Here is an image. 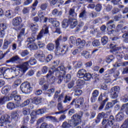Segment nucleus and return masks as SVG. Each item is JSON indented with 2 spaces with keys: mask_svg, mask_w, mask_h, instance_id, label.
I'll return each instance as SVG.
<instances>
[{
  "mask_svg": "<svg viewBox=\"0 0 128 128\" xmlns=\"http://www.w3.org/2000/svg\"><path fill=\"white\" fill-rule=\"evenodd\" d=\"M106 26L107 28V32H112L114 30L112 28H116V24H114V20H110L106 24Z\"/></svg>",
  "mask_w": 128,
  "mask_h": 128,
  "instance_id": "obj_14",
  "label": "nucleus"
},
{
  "mask_svg": "<svg viewBox=\"0 0 128 128\" xmlns=\"http://www.w3.org/2000/svg\"><path fill=\"white\" fill-rule=\"evenodd\" d=\"M124 118V112H119L116 115V120L117 122H122Z\"/></svg>",
  "mask_w": 128,
  "mask_h": 128,
  "instance_id": "obj_32",
  "label": "nucleus"
},
{
  "mask_svg": "<svg viewBox=\"0 0 128 128\" xmlns=\"http://www.w3.org/2000/svg\"><path fill=\"white\" fill-rule=\"evenodd\" d=\"M31 116V119L30 120V124H32L36 118V116H38V111L32 110L30 114Z\"/></svg>",
  "mask_w": 128,
  "mask_h": 128,
  "instance_id": "obj_23",
  "label": "nucleus"
},
{
  "mask_svg": "<svg viewBox=\"0 0 128 128\" xmlns=\"http://www.w3.org/2000/svg\"><path fill=\"white\" fill-rule=\"evenodd\" d=\"M100 92L98 90H94L92 93V96L90 98L91 102H96V98L98 96Z\"/></svg>",
  "mask_w": 128,
  "mask_h": 128,
  "instance_id": "obj_25",
  "label": "nucleus"
},
{
  "mask_svg": "<svg viewBox=\"0 0 128 128\" xmlns=\"http://www.w3.org/2000/svg\"><path fill=\"white\" fill-rule=\"evenodd\" d=\"M116 44L112 43L109 45V48H110V52H122V46L117 47Z\"/></svg>",
  "mask_w": 128,
  "mask_h": 128,
  "instance_id": "obj_13",
  "label": "nucleus"
},
{
  "mask_svg": "<svg viewBox=\"0 0 128 128\" xmlns=\"http://www.w3.org/2000/svg\"><path fill=\"white\" fill-rule=\"evenodd\" d=\"M86 73V70L84 69H81L78 70V71L77 72V76L79 78H83L84 76V75Z\"/></svg>",
  "mask_w": 128,
  "mask_h": 128,
  "instance_id": "obj_28",
  "label": "nucleus"
},
{
  "mask_svg": "<svg viewBox=\"0 0 128 128\" xmlns=\"http://www.w3.org/2000/svg\"><path fill=\"white\" fill-rule=\"evenodd\" d=\"M9 118L10 116H8V115L2 116L0 118V124H4V122H8Z\"/></svg>",
  "mask_w": 128,
  "mask_h": 128,
  "instance_id": "obj_34",
  "label": "nucleus"
},
{
  "mask_svg": "<svg viewBox=\"0 0 128 128\" xmlns=\"http://www.w3.org/2000/svg\"><path fill=\"white\" fill-rule=\"evenodd\" d=\"M22 17L20 16L16 17L13 19L12 24L14 26H18L20 25V24H22Z\"/></svg>",
  "mask_w": 128,
  "mask_h": 128,
  "instance_id": "obj_18",
  "label": "nucleus"
},
{
  "mask_svg": "<svg viewBox=\"0 0 128 128\" xmlns=\"http://www.w3.org/2000/svg\"><path fill=\"white\" fill-rule=\"evenodd\" d=\"M70 26V22L69 20H68V19H64L63 20L62 22V26L64 28H68Z\"/></svg>",
  "mask_w": 128,
  "mask_h": 128,
  "instance_id": "obj_41",
  "label": "nucleus"
},
{
  "mask_svg": "<svg viewBox=\"0 0 128 128\" xmlns=\"http://www.w3.org/2000/svg\"><path fill=\"white\" fill-rule=\"evenodd\" d=\"M69 24L70 28H74L78 26V20L76 18H70L69 19Z\"/></svg>",
  "mask_w": 128,
  "mask_h": 128,
  "instance_id": "obj_20",
  "label": "nucleus"
},
{
  "mask_svg": "<svg viewBox=\"0 0 128 128\" xmlns=\"http://www.w3.org/2000/svg\"><path fill=\"white\" fill-rule=\"evenodd\" d=\"M22 84V79L18 78L15 80L14 82V83L13 84V86H14V88H18L20 84Z\"/></svg>",
  "mask_w": 128,
  "mask_h": 128,
  "instance_id": "obj_48",
  "label": "nucleus"
},
{
  "mask_svg": "<svg viewBox=\"0 0 128 128\" xmlns=\"http://www.w3.org/2000/svg\"><path fill=\"white\" fill-rule=\"evenodd\" d=\"M69 42L72 44H74L76 43V37L71 36L69 38Z\"/></svg>",
  "mask_w": 128,
  "mask_h": 128,
  "instance_id": "obj_62",
  "label": "nucleus"
},
{
  "mask_svg": "<svg viewBox=\"0 0 128 128\" xmlns=\"http://www.w3.org/2000/svg\"><path fill=\"white\" fill-rule=\"evenodd\" d=\"M30 100H26V101H24V102H22V104L20 103V106H22V108H24V106H28L30 104Z\"/></svg>",
  "mask_w": 128,
  "mask_h": 128,
  "instance_id": "obj_56",
  "label": "nucleus"
},
{
  "mask_svg": "<svg viewBox=\"0 0 128 128\" xmlns=\"http://www.w3.org/2000/svg\"><path fill=\"white\" fill-rule=\"evenodd\" d=\"M72 100V96L66 95L64 97V99L63 101V102H64V104H66L68 102H70Z\"/></svg>",
  "mask_w": 128,
  "mask_h": 128,
  "instance_id": "obj_52",
  "label": "nucleus"
},
{
  "mask_svg": "<svg viewBox=\"0 0 128 128\" xmlns=\"http://www.w3.org/2000/svg\"><path fill=\"white\" fill-rule=\"evenodd\" d=\"M62 128H76V126H74V124H72V122L70 120V123L68 122H64L62 126Z\"/></svg>",
  "mask_w": 128,
  "mask_h": 128,
  "instance_id": "obj_29",
  "label": "nucleus"
},
{
  "mask_svg": "<svg viewBox=\"0 0 128 128\" xmlns=\"http://www.w3.org/2000/svg\"><path fill=\"white\" fill-rule=\"evenodd\" d=\"M120 128H128V118L126 119L121 125Z\"/></svg>",
  "mask_w": 128,
  "mask_h": 128,
  "instance_id": "obj_61",
  "label": "nucleus"
},
{
  "mask_svg": "<svg viewBox=\"0 0 128 128\" xmlns=\"http://www.w3.org/2000/svg\"><path fill=\"white\" fill-rule=\"evenodd\" d=\"M77 86H79V88H80L81 86H84L86 84V82L82 80L78 79L76 82Z\"/></svg>",
  "mask_w": 128,
  "mask_h": 128,
  "instance_id": "obj_42",
  "label": "nucleus"
},
{
  "mask_svg": "<svg viewBox=\"0 0 128 128\" xmlns=\"http://www.w3.org/2000/svg\"><path fill=\"white\" fill-rule=\"evenodd\" d=\"M32 102L34 104H40L42 102V98L39 96L34 97L32 99Z\"/></svg>",
  "mask_w": 128,
  "mask_h": 128,
  "instance_id": "obj_33",
  "label": "nucleus"
},
{
  "mask_svg": "<svg viewBox=\"0 0 128 128\" xmlns=\"http://www.w3.org/2000/svg\"><path fill=\"white\" fill-rule=\"evenodd\" d=\"M46 110H48V108L46 106L42 108L38 109L37 110L38 114H46Z\"/></svg>",
  "mask_w": 128,
  "mask_h": 128,
  "instance_id": "obj_39",
  "label": "nucleus"
},
{
  "mask_svg": "<svg viewBox=\"0 0 128 128\" xmlns=\"http://www.w3.org/2000/svg\"><path fill=\"white\" fill-rule=\"evenodd\" d=\"M120 90V86H114L112 87L110 90V98L114 100L118 98Z\"/></svg>",
  "mask_w": 128,
  "mask_h": 128,
  "instance_id": "obj_10",
  "label": "nucleus"
},
{
  "mask_svg": "<svg viewBox=\"0 0 128 128\" xmlns=\"http://www.w3.org/2000/svg\"><path fill=\"white\" fill-rule=\"evenodd\" d=\"M10 44V42L8 40H4L2 46V48L4 50H6V48H8V45Z\"/></svg>",
  "mask_w": 128,
  "mask_h": 128,
  "instance_id": "obj_59",
  "label": "nucleus"
},
{
  "mask_svg": "<svg viewBox=\"0 0 128 128\" xmlns=\"http://www.w3.org/2000/svg\"><path fill=\"white\" fill-rule=\"evenodd\" d=\"M52 14L54 16H60L62 14V12L58 11V8H54L52 10Z\"/></svg>",
  "mask_w": 128,
  "mask_h": 128,
  "instance_id": "obj_30",
  "label": "nucleus"
},
{
  "mask_svg": "<svg viewBox=\"0 0 128 128\" xmlns=\"http://www.w3.org/2000/svg\"><path fill=\"white\" fill-rule=\"evenodd\" d=\"M10 116L12 120L18 122V116H20V115L18 114V111H13L11 113Z\"/></svg>",
  "mask_w": 128,
  "mask_h": 128,
  "instance_id": "obj_24",
  "label": "nucleus"
},
{
  "mask_svg": "<svg viewBox=\"0 0 128 128\" xmlns=\"http://www.w3.org/2000/svg\"><path fill=\"white\" fill-rule=\"evenodd\" d=\"M34 56L35 58L39 60V62H44V58H46V55L44 54L43 50H38L34 54Z\"/></svg>",
  "mask_w": 128,
  "mask_h": 128,
  "instance_id": "obj_11",
  "label": "nucleus"
},
{
  "mask_svg": "<svg viewBox=\"0 0 128 128\" xmlns=\"http://www.w3.org/2000/svg\"><path fill=\"white\" fill-rule=\"evenodd\" d=\"M19 60H20V58L18 56H16L11 58L8 60H7L6 61V62L7 64H10V62H12V64H16V62H18Z\"/></svg>",
  "mask_w": 128,
  "mask_h": 128,
  "instance_id": "obj_22",
  "label": "nucleus"
},
{
  "mask_svg": "<svg viewBox=\"0 0 128 128\" xmlns=\"http://www.w3.org/2000/svg\"><path fill=\"white\" fill-rule=\"evenodd\" d=\"M68 40V37L64 36L62 38V36H60L56 40L55 42L56 44V50L55 52L58 54L64 56L66 54L67 52H68V45L65 46H60V42H64Z\"/></svg>",
  "mask_w": 128,
  "mask_h": 128,
  "instance_id": "obj_2",
  "label": "nucleus"
},
{
  "mask_svg": "<svg viewBox=\"0 0 128 128\" xmlns=\"http://www.w3.org/2000/svg\"><path fill=\"white\" fill-rule=\"evenodd\" d=\"M98 118H104L102 122V126L100 128H108V126L112 128L116 122V118L114 116H110L108 118H106V114L104 112H102L98 114Z\"/></svg>",
  "mask_w": 128,
  "mask_h": 128,
  "instance_id": "obj_3",
  "label": "nucleus"
},
{
  "mask_svg": "<svg viewBox=\"0 0 128 128\" xmlns=\"http://www.w3.org/2000/svg\"><path fill=\"white\" fill-rule=\"evenodd\" d=\"M22 114L24 116H28L30 114V109L24 108L22 109Z\"/></svg>",
  "mask_w": 128,
  "mask_h": 128,
  "instance_id": "obj_46",
  "label": "nucleus"
},
{
  "mask_svg": "<svg viewBox=\"0 0 128 128\" xmlns=\"http://www.w3.org/2000/svg\"><path fill=\"white\" fill-rule=\"evenodd\" d=\"M98 102L100 104L98 108V110H103L104 108V106H106V102H108V98H106L105 100H102V94L101 93L98 98Z\"/></svg>",
  "mask_w": 128,
  "mask_h": 128,
  "instance_id": "obj_12",
  "label": "nucleus"
},
{
  "mask_svg": "<svg viewBox=\"0 0 128 128\" xmlns=\"http://www.w3.org/2000/svg\"><path fill=\"white\" fill-rule=\"evenodd\" d=\"M12 89V87L10 85H6L2 88V94H8V92H10V90Z\"/></svg>",
  "mask_w": 128,
  "mask_h": 128,
  "instance_id": "obj_26",
  "label": "nucleus"
},
{
  "mask_svg": "<svg viewBox=\"0 0 128 128\" xmlns=\"http://www.w3.org/2000/svg\"><path fill=\"white\" fill-rule=\"evenodd\" d=\"M117 102L118 100H112V102H108L105 106L104 110H108L110 108H112Z\"/></svg>",
  "mask_w": 128,
  "mask_h": 128,
  "instance_id": "obj_19",
  "label": "nucleus"
},
{
  "mask_svg": "<svg viewBox=\"0 0 128 128\" xmlns=\"http://www.w3.org/2000/svg\"><path fill=\"white\" fill-rule=\"evenodd\" d=\"M121 100L124 102H128V94H126L124 96H122L121 98Z\"/></svg>",
  "mask_w": 128,
  "mask_h": 128,
  "instance_id": "obj_64",
  "label": "nucleus"
},
{
  "mask_svg": "<svg viewBox=\"0 0 128 128\" xmlns=\"http://www.w3.org/2000/svg\"><path fill=\"white\" fill-rule=\"evenodd\" d=\"M48 6L46 3L42 4L40 6V8H41L42 10H46L48 8Z\"/></svg>",
  "mask_w": 128,
  "mask_h": 128,
  "instance_id": "obj_63",
  "label": "nucleus"
},
{
  "mask_svg": "<svg viewBox=\"0 0 128 128\" xmlns=\"http://www.w3.org/2000/svg\"><path fill=\"white\" fill-rule=\"evenodd\" d=\"M121 110H125L126 114H128V102L122 105L121 107Z\"/></svg>",
  "mask_w": 128,
  "mask_h": 128,
  "instance_id": "obj_49",
  "label": "nucleus"
},
{
  "mask_svg": "<svg viewBox=\"0 0 128 128\" xmlns=\"http://www.w3.org/2000/svg\"><path fill=\"white\" fill-rule=\"evenodd\" d=\"M63 78H64V80L65 82L68 83V82H70V78H72V76L70 74H68L66 75H66H64Z\"/></svg>",
  "mask_w": 128,
  "mask_h": 128,
  "instance_id": "obj_50",
  "label": "nucleus"
},
{
  "mask_svg": "<svg viewBox=\"0 0 128 128\" xmlns=\"http://www.w3.org/2000/svg\"><path fill=\"white\" fill-rule=\"evenodd\" d=\"M82 56H84L85 58H92V54L88 51H84L82 52Z\"/></svg>",
  "mask_w": 128,
  "mask_h": 128,
  "instance_id": "obj_47",
  "label": "nucleus"
},
{
  "mask_svg": "<svg viewBox=\"0 0 128 128\" xmlns=\"http://www.w3.org/2000/svg\"><path fill=\"white\" fill-rule=\"evenodd\" d=\"M7 108L10 110H14L16 108V104L12 102H8L7 104Z\"/></svg>",
  "mask_w": 128,
  "mask_h": 128,
  "instance_id": "obj_36",
  "label": "nucleus"
},
{
  "mask_svg": "<svg viewBox=\"0 0 128 128\" xmlns=\"http://www.w3.org/2000/svg\"><path fill=\"white\" fill-rule=\"evenodd\" d=\"M86 10H84L82 11L79 14L80 18H82V20H84V18H86Z\"/></svg>",
  "mask_w": 128,
  "mask_h": 128,
  "instance_id": "obj_45",
  "label": "nucleus"
},
{
  "mask_svg": "<svg viewBox=\"0 0 128 128\" xmlns=\"http://www.w3.org/2000/svg\"><path fill=\"white\" fill-rule=\"evenodd\" d=\"M8 28L6 24L4 23L0 24V38H4L6 34V30Z\"/></svg>",
  "mask_w": 128,
  "mask_h": 128,
  "instance_id": "obj_16",
  "label": "nucleus"
},
{
  "mask_svg": "<svg viewBox=\"0 0 128 128\" xmlns=\"http://www.w3.org/2000/svg\"><path fill=\"white\" fill-rule=\"evenodd\" d=\"M114 60V55H109L108 56L106 57V62H108V64H110V62H112Z\"/></svg>",
  "mask_w": 128,
  "mask_h": 128,
  "instance_id": "obj_43",
  "label": "nucleus"
},
{
  "mask_svg": "<svg viewBox=\"0 0 128 128\" xmlns=\"http://www.w3.org/2000/svg\"><path fill=\"white\" fill-rule=\"evenodd\" d=\"M108 42V37L104 36L101 38V44L102 46H106Z\"/></svg>",
  "mask_w": 128,
  "mask_h": 128,
  "instance_id": "obj_35",
  "label": "nucleus"
},
{
  "mask_svg": "<svg viewBox=\"0 0 128 128\" xmlns=\"http://www.w3.org/2000/svg\"><path fill=\"white\" fill-rule=\"evenodd\" d=\"M28 120H30V116H25L23 118V124L24 126H26L28 124Z\"/></svg>",
  "mask_w": 128,
  "mask_h": 128,
  "instance_id": "obj_60",
  "label": "nucleus"
},
{
  "mask_svg": "<svg viewBox=\"0 0 128 128\" xmlns=\"http://www.w3.org/2000/svg\"><path fill=\"white\" fill-rule=\"evenodd\" d=\"M52 55L50 54L48 55V56L46 57H44V62H50V60H52Z\"/></svg>",
  "mask_w": 128,
  "mask_h": 128,
  "instance_id": "obj_54",
  "label": "nucleus"
},
{
  "mask_svg": "<svg viewBox=\"0 0 128 128\" xmlns=\"http://www.w3.org/2000/svg\"><path fill=\"white\" fill-rule=\"evenodd\" d=\"M46 48L48 50H54V45L52 43H49L47 44Z\"/></svg>",
  "mask_w": 128,
  "mask_h": 128,
  "instance_id": "obj_55",
  "label": "nucleus"
},
{
  "mask_svg": "<svg viewBox=\"0 0 128 128\" xmlns=\"http://www.w3.org/2000/svg\"><path fill=\"white\" fill-rule=\"evenodd\" d=\"M44 30H41L38 34L37 36V38L36 40H42V38H44Z\"/></svg>",
  "mask_w": 128,
  "mask_h": 128,
  "instance_id": "obj_57",
  "label": "nucleus"
},
{
  "mask_svg": "<svg viewBox=\"0 0 128 128\" xmlns=\"http://www.w3.org/2000/svg\"><path fill=\"white\" fill-rule=\"evenodd\" d=\"M14 100L16 105L20 106V102H22V96L18 94V90H15L12 91L10 96H8V100Z\"/></svg>",
  "mask_w": 128,
  "mask_h": 128,
  "instance_id": "obj_6",
  "label": "nucleus"
},
{
  "mask_svg": "<svg viewBox=\"0 0 128 128\" xmlns=\"http://www.w3.org/2000/svg\"><path fill=\"white\" fill-rule=\"evenodd\" d=\"M30 28L32 32H38V27H36V24H31L30 26Z\"/></svg>",
  "mask_w": 128,
  "mask_h": 128,
  "instance_id": "obj_53",
  "label": "nucleus"
},
{
  "mask_svg": "<svg viewBox=\"0 0 128 128\" xmlns=\"http://www.w3.org/2000/svg\"><path fill=\"white\" fill-rule=\"evenodd\" d=\"M20 90L22 94H28L34 90V88L28 82H24L20 86Z\"/></svg>",
  "mask_w": 128,
  "mask_h": 128,
  "instance_id": "obj_5",
  "label": "nucleus"
},
{
  "mask_svg": "<svg viewBox=\"0 0 128 128\" xmlns=\"http://www.w3.org/2000/svg\"><path fill=\"white\" fill-rule=\"evenodd\" d=\"M30 52L26 50H20V54L22 57L26 56H28Z\"/></svg>",
  "mask_w": 128,
  "mask_h": 128,
  "instance_id": "obj_51",
  "label": "nucleus"
},
{
  "mask_svg": "<svg viewBox=\"0 0 128 128\" xmlns=\"http://www.w3.org/2000/svg\"><path fill=\"white\" fill-rule=\"evenodd\" d=\"M51 70H48V74L46 76V78L49 80L50 84H54L56 80V78L54 76V74H55L56 76L58 78V84H60L62 82L64 76H66V68L64 66H60L55 69L51 68Z\"/></svg>",
  "mask_w": 128,
  "mask_h": 128,
  "instance_id": "obj_1",
  "label": "nucleus"
},
{
  "mask_svg": "<svg viewBox=\"0 0 128 128\" xmlns=\"http://www.w3.org/2000/svg\"><path fill=\"white\" fill-rule=\"evenodd\" d=\"M84 98H76L75 108H84Z\"/></svg>",
  "mask_w": 128,
  "mask_h": 128,
  "instance_id": "obj_15",
  "label": "nucleus"
},
{
  "mask_svg": "<svg viewBox=\"0 0 128 128\" xmlns=\"http://www.w3.org/2000/svg\"><path fill=\"white\" fill-rule=\"evenodd\" d=\"M36 60L34 58L32 57L30 58L29 60L20 65L18 68H20V70H21L23 74H24L28 70V66H34V64H36Z\"/></svg>",
  "mask_w": 128,
  "mask_h": 128,
  "instance_id": "obj_4",
  "label": "nucleus"
},
{
  "mask_svg": "<svg viewBox=\"0 0 128 128\" xmlns=\"http://www.w3.org/2000/svg\"><path fill=\"white\" fill-rule=\"evenodd\" d=\"M53 118L54 117L52 116H47L46 117H44V116L42 117L37 121V124H42V122H44L46 118H50V120H52Z\"/></svg>",
  "mask_w": 128,
  "mask_h": 128,
  "instance_id": "obj_37",
  "label": "nucleus"
},
{
  "mask_svg": "<svg viewBox=\"0 0 128 128\" xmlns=\"http://www.w3.org/2000/svg\"><path fill=\"white\" fill-rule=\"evenodd\" d=\"M48 22L52 24H53L54 28L60 26V22L56 20V18H49Z\"/></svg>",
  "mask_w": 128,
  "mask_h": 128,
  "instance_id": "obj_21",
  "label": "nucleus"
},
{
  "mask_svg": "<svg viewBox=\"0 0 128 128\" xmlns=\"http://www.w3.org/2000/svg\"><path fill=\"white\" fill-rule=\"evenodd\" d=\"M16 71V67H11L10 68L1 67L0 68V76H4L5 74H8L10 72H14Z\"/></svg>",
  "mask_w": 128,
  "mask_h": 128,
  "instance_id": "obj_9",
  "label": "nucleus"
},
{
  "mask_svg": "<svg viewBox=\"0 0 128 128\" xmlns=\"http://www.w3.org/2000/svg\"><path fill=\"white\" fill-rule=\"evenodd\" d=\"M24 28H22V31H20L18 34L17 38H18V42H22L24 40Z\"/></svg>",
  "mask_w": 128,
  "mask_h": 128,
  "instance_id": "obj_31",
  "label": "nucleus"
},
{
  "mask_svg": "<svg viewBox=\"0 0 128 128\" xmlns=\"http://www.w3.org/2000/svg\"><path fill=\"white\" fill-rule=\"evenodd\" d=\"M76 44L78 46V48H80V50L84 48V46H86V40L78 38L76 40Z\"/></svg>",
  "mask_w": 128,
  "mask_h": 128,
  "instance_id": "obj_17",
  "label": "nucleus"
},
{
  "mask_svg": "<svg viewBox=\"0 0 128 128\" xmlns=\"http://www.w3.org/2000/svg\"><path fill=\"white\" fill-rule=\"evenodd\" d=\"M83 114H84L82 112L81 115H79L78 113L74 114L70 120L72 122V124H73L74 126H78L80 124V122L82 120V118Z\"/></svg>",
  "mask_w": 128,
  "mask_h": 128,
  "instance_id": "obj_8",
  "label": "nucleus"
},
{
  "mask_svg": "<svg viewBox=\"0 0 128 128\" xmlns=\"http://www.w3.org/2000/svg\"><path fill=\"white\" fill-rule=\"evenodd\" d=\"M92 45L94 47L100 46V40L96 39L93 40L92 42Z\"/></svg>",
  "mask_w": 128,
  "mask_h": 128,
  "instance_id": "obj_44",
  "label": "nucleus"
},
{
  "mask_svg": "<svg viewBox=\"0 0 128 128\" xmlns=\"http://www.w3.org/2000/svg\"><path fill=\"white\" fill-rule=\"evenodd\" d=\"M8 100V96H4L0 98V106H2L6 104V102Z\"/></svg>",
  "mask_w": 128,
  "mask_h": 128,
  "instance_id": "obj_38",
  "label": "nucleus"
},
{
  "mask_svg": "<svg viewBox=\"0 0 128 128\" xmlns=\"http://www.w3.org/2000/svg\"><path fill=\"white\" fill-rule=\"evenodd\" d=\"M98 76H99L98 74H92L90 72H86L82 78L85 82H88V80H90L91 78H92L94 82L96 84V82H100V78Z\"/></svg>",
  "mask_w": 128,
  "mask_h": 128,
  "instance_id": "obj_7",
  "label": "nucleus"
},
{
  "mask_svg": "<svg viewBox=\"0 0 128 128\" xmlns=\"http://www.w3.org/2000/svg\"><path fill=\"white\" fill-rule=\"evenodd\" d=\"M69 14L70 16H72L73 18H76L77 14L74 12V9L71 8L69 10Z\"/></svg>",
  "mask_w": 128,
  "mask_h": 128,
  "instance_id": "obj_40",
  "label": "nucleus"
},
{
  "mask_svg": "<svg viewBox=\"0 0 128 128\" xmlns=\"http://www.w3.org/2000/svg\"><path fill=\"white\" fill-rule=\"evenodd\" d=\"M102 6L101 4H98L95 6V10H96L98 12H100V10H102Z\"/></svg>",
  "mask_w": 128,
  "mask_h": 128,
  "instance_id": "obj_58",
  "label": "nucleus"
},
{
  "mask_svg": "<svg viewBox=\"0 0 128 128\" xmlns=\"http://www.w3.org/2000/svg\"><path fill=\"white\" fill-rule=\"evenodd\" d=\"M48 70V67L47 66H43L41 69V71H38L37 72V76H40L41 74H46Z\"/></svg>",
  "mask_w": 128,
  "mask_h": 128,
  "instance_id": "obj_27",
  "label": "nucleus"
}]
</instances>
